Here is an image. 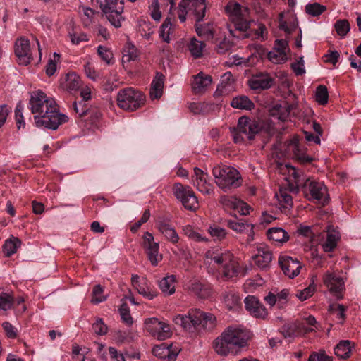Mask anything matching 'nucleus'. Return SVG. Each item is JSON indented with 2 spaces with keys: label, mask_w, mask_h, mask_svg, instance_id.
Returning a JSON list of instances; mask_svg holds the SVG:
<instances>
[{
  "label": "nucleus",
  "mask_w": 361,
  "mask_h": 361,
  "mask_svg": "<svg viewBox=\"0 0 361 361\" xmlns=\"http://www.w3.org/2000/svg\"><path fill=\"white\" fill-rule=\"evenodd\" d=\"M11 112V108L7 104L0 105V128L4 125L7 117Z\"/></svg>",
  "instance_id": "nucleus-61"
},
{
  "label": "nucleus",
  "mask_w": 361,
  "mask_h": 361,
  "mask_svg": "<svg viewBox=\"0 0 361 361\" xmlns=\"http://www.w3.org/2000/svg\"><path fill=\"white\" fill-rule=\"evenodd\" d=\"M190 290L202 299L207 298L211 295V289L207 285L199 281L192 283Z\"/></svg>",
  "instance_id": "nucleus-28"
},
{
  "label": "nucleus",
  "mask_w": 361,
  "mask_h": 361,
  "mask_svg": "<svg viewBox=\"0 0 361 361\" xmlns=\"http://www.w3.org/2000/svg\"><path fill=\"white\" fill-rule=\"evenodd\" d=\"M250 338L251 333L249 330L231 326L216 338L214 349L221 355H236L247 347V341Z\"/></svg>",
  "instance_id": "nucleus-2"
},
{
  "label": "nucleus",
  "mask_w": 361,
  "mask_h": 361,
  "mask_svg": "<svg viewBox=\"0 0 361 361\" xmlns=\"http://www.w3.org/2000/svg\"><path fill=\"white\" fill-rule=\"evenodd\" d=\"M92 329L97 335H105L107 333V326L103 322L102 319L98 318L92 324Z\"/></svg>",
  "instance_id": "nucleus-53"
},
{
  "label": "nucleus",
  "mask_w": 361,
  "mask_h": 361,
  "mask_svg": "<svg viewBox=\"0 0 361 361\" xmlns=\"http://www.w3.org/2000/svg\"><path fill=\"white\" fill-rule=\"evenodd\" d=\"M245 307L253 317L264 319L268 311L264 305L255 295H248L245 298Z\"/></svg>",
  "instance_id": "nucleus-15"
},
{
  "label": "nucleus",
  "mask_w": 361,
  "mask_h": 361,
  "mask_svg": "<svg viewBox=\"0 0 361 361\" xmlns=\"http://www.w3.org/2000/svg\"><path fill=\"white\" fill-rule=\"evenodd\" d=\"M29 104L34 116L37 127H44L47 129L56 130L59 125L68 121L66 115L61 114L56 102L47 98L42 90L33 92L31 94Z\"/></svg>",
  "instance_id": "nucleus-1"
},
{
  "label": "nucleus",
  "mask_w": 361,
  "mask_h": 361,
  "mask_svg": "<svg viewBox=\"0 0 361 361\" xmlns=\"http://www.w3.org/2000/svg\"><path fill=\"white\" fill-rule=\"evenodd\" d=\"M210 258L217 264L223 265V267H224V265L228 263L233 262V255L229 252H225L214 256L212 255Z\"/></svg>",
  "instance_id": "nucleus-44"
},
{
  "label": "nucleus",
  "mask_w": 361,
  "mask_h": 361,
  "mask_svg": "<svg viewBox=\"0 0 361 361\" xmlns=\"http://www.w3.org/2000/svg\"><path fill=\"white\" fill-rule=\"evenodd\" d=\"M73 108L75 113L78 114L80 118H83L85 116H87V113L89 112V108L83 104L82 102H80L79 103L74 102L73 104Z\"/></svg>",
  "instance_id": "nucleus-56"
},
{
  "label": "nucleus",
  "mask_w": 361,
  "mask_h": 361,
  "mask_svg": "<svg viewBox=\"0 0 361 361\" xmlns=\"http://www.w3.org/2000/svg\"><path fill=\"white\" fill-rule=\"evenodd\" d=\"M223 273L224 276L227 278H232L237 275L238 269L235 267L233 261L224 265Z\"/></svg>",
  "instance_id": "nucleus-60"
},
{
  "label": "nucleus",
  "mask_w": 361,
  "mask_h": 361,
  "mask_svg": "<svg viewBox=\"0 0 361 361\" xmlns=\"http://www.w3.org/2000/svg\"><path fill=\"white\" fill-rule=\"evenodd\" d=\"M175 281L176 276L174 275L166 276L159 282V288L165 294L172 295L175 293V286H173Z\"/></svg>",
  "instance_id": "nucleus-29"
},
{
  "label": "nucleus",
  "mask_w": 361,
  "mask_h": 361,
  "mask_svg": "<svg viewBox=\"0 0 361 361\" xmlns=\"http://www.w3.org/2000/svg\"><path fill=\"white\" fill-rule=\"evenodd\" d=\"M212 78L209 75H205L200 72L194 77V82L192 85V91L195 94H203L208 86L212 84Z\"/></svg>",
  "instance_id": "nucleus-18"
},
{
  "label": "nucleus",
  "mask_w": 361,
  "mask_h": 361,
  "mask_svg": "<svg viewBox=\"0 0 361 361\" xmlns=\"http://www.w3.org/2000/svg\"><path fill=\"white\" fill-rule=\"evenodd\" d=\"M164 75L157 72L155 78L152 80L150 88V97L152 99H159L163 93Z\"/></svg>",
  "instance_id": "nucleus-22"
},
{
  "label": "nucleus",
  "mask_w": 361,
  "mask_h": 361,
  "mask_svg": "<svg viewBox=\"0 0 361 361\" xmlns=\"http://www.w3.org/2000/svg\"><path fill=\"white\" fill-rule=\"evenodd\" d=\"M68 35L71 38V42L75 44H78L81 42L88 41L87 35L83 32H81L79 35H78L73 30L72 32H68Z\"/></svg>",
  "instance_id": "nucleus-58"
},
{
  "label": "nucleus",
  "mask_w": 361,
  "mask_h": 361,
  "mask_svg": "<svg viewBox=\"0 0 361 361\" xmlns=\"http://www.w3.org/2000/svg\"><path fill=\"white\" fill-rule=\"evenodd\" d=\"M21 241L16 237L6 240L3 245V250L6 257H10L17 251V248L20 245Z\"/></svg>",
  "instance_id": "nucleus-32"
},
{
  "label": "nucleus",
  "mask_w": 361,
  "mask_h": 361,
  "mask_svg": "<svg viewBox=\"0 0 361 361\" xmlns=\"http://www.w3.org/2000/svg\"><path fill=\"white\" fill-rule=\"evenodd\" d=\"M138 58V51L132 42H128L123 49V62L135 61Z\"/></svg>",
  "instance_id": "nucleus-33"
},
{
  "label": "nucleus",
  "mask_w": 361,
  "mask_h": 361,
  "mask_svg": "<svg viewBox=\"0 0 361 361\" xmlns=\"http://www.w3.org/2000/svg\"><path fill=\"white\" fill-rule=\"evenodd\" d=\"M197 190L204 195H210L212 192V185L206 180L196 183Z\"/></svg>",
  "instance_id": "nucleus-63"
},
{
  "label": "nucleus",
  "mask_w": 361,
  "mask_h": 361,
  "mask_svg": "<svg viewBox=\"0 0 361 361\" xmlns=\"http://www.w3.org/2000/svg\"><path fill=\"white\" fill-rule=\"evenodd\" d=\"M80 85V78L75 73L66 75V87L69 90H76Z\"/></svg>",
  "instance_id": "nucleus-45"
},
{
  "label": "nucleus",
  "mask_w": 361,
  "mask_h": 361,
  "mask_svg": "<svg viewBox=\"0 0 361 361\" xmlns=\"http://www.w3.org/2000/svg\"><path fill=\"white\" fill-rule=\"evenodd\" d=\"M99 7L109 23L116 28L121 27L124 11L123 0H104V4L100 3Z\"/></svg>",
  "instance_id": "nucleus-6"
},
{
  "label": "nucleus",
  "mask_w": 361,
  "mask_h": 361,
  "mask_svg": "<svg viewBox=\"0 0 361 361\" xmlns=\"http://www.w3.org/2000/svg\"><path fill=\"white\" fill-rule=\"evenodd\" d=\"M269 114L273 117H276L281 121H286L288 118V111L284 108L283 104H276L270 109Z\"/></svg>",
  "instance_id": "nucleus-31"
},
{
  "label": "nucleus",
  "mask_w": 361,
  "mask_h": 361,
  "mask_svg": "<svg viewBox=\"0 0 361 361\" xmlns=\"http://www.w3.org/2000/svg\"><path fill=\"white\" fill-rule=\"evenodd\" d=\"M279 264L283 274L290 279L297 276L300 271L301 265L297 259H293L290 256H280Z\"/></svg>",
  "instance_id": "nucleus-14"
},
{
  "label": "nucleus",
  "mask_w": 361,
  "mask_h": 361,
  "mask_svg": "<svg viewBox=\"0 0 361 361\" xmlns=\"http://www.w3.org/2000/svg\"><path fill=\"white\" fill-rule=\"evenodd\" d=\"M235 29L239 31L245 32L250 28V22L243 18V16L233 19Z\"/></svg>",
  "instance_id": "nucleus-54"
},
{
  "label": "nucleus",
  "mask_w": 361,
  "mask_h": 361,
  "mask_svg": "<svg viewBox=\"0 0 361 361\" xmlns=\"http://www.w3.org/2000/svg\"><path fill=\"white\" fill-rule=\"evenodd\" d=\"M173 322L188 331L200 329L209 331L216 326V319L212 313L204 312L200 309H192L188 314L176 315Z\"/></svg>",
  "instance_id": "nucleus-4"
},
{
  "label": "nucleus",
  "mask_w": 361,
  "mask_h": 361,
  "mask_svg": "<svg viewBox=\"0 0 361 361\" xmlns=\"http://www.w3.org/2000/svg\"><path fill=\"white\" fill-rule=\"evenodd\" d=\"M355 348V343L349 340L341 341L334 348V353L341 359H348L351 355L352 349Z\"/></svg>",
  "instance_id": "nucleus-21"
},
{
  "label": "nucleus",
  "mask_w": 361,
  "mask_h": 361,
  "mask_svg": "<svg viewBox=\"0 0 361 361\" xmlns=\"http://www.w3.org/2000/svg\"><path fill=\"white\" fill-rule=\"evenodd\" d=\"M229 130L235 144L245 142L243 134L247 136L249 141L254 140L256 135L262 133L266 134L268 139L274 134V128L271 124L264 121L252 120L247 116H240L238 120L237 126L230 127Z\"/></svg>",
  "instance_id": "nucleus-3"
},
{
  "label": "nucleus",
  "mask_w": 361,
  "mask_h": 361,
  "mask_svg": "<svg viewBox=\"0 0 361 361\" xmlns=\"http://www.w3.org/2000/svg\"><path fill=\"white\" fill-rule=\"evenodd\" d=\"M204 47L205 43L198 41L196 38H192L188 45L191 55L196 59L202 56V49Z\"/></svg>",
  "instance_id": "nucleus-35"
},
{
  "label": "nucleus",
  "mask_w": 361,
  "mask_h": 361,
  "mask_svg": "<svg viewBox=\"0 0 361 361\" xmlns=\"http://www.w3.org/2000/svg\"><path fill=\"white\" fill-rule=\"evenodd\" d=\"M15 55L20 65L27 66L30 64L32 56L30 52V44L28 39L20 37L15 42Z\"/></svg>",
  "instance_id": "nucleus-11"
},
{
  "label": "nucleus",
  "mask_w": 361,
  "mask_h": 361,
  "mask_svg": "<svg viewBox=\"0 0 361 361\" xmlns=\"http://www.w3.org/2000/svg\"><path fill=\"white\" fill-rule=\"evenodd\" d=\"M213 104L207 103V102H192L189 105L190 111L194 114H207L211 109Z\"/></svg>",
  "instance_id": "nucleus-34"
},
{
  "label": "nucleus",
  "mask_w": 361,
  "mask_h": 361,
  "mask_svg": "<svg viewBox=\"0 0 361 361\" xmlns=\"http://www.w3.org/2000/svg\"><path fill=\"white\" fill-rule=\"evenodd\" d=\"M137 289L139 294L142 295L145 298L148 299H153L155 296H157V293L155 292H152L149 290V288L146 286V282L140 283L137 286L135 287Z\"/></svg>",
  "instance_id": "nucleus-50"
},
{
  "label": "nucleus",
  "mask_w": 361,
  "mask_h": 361,
  "mask_svg": "<svg viewBox=\"0 0 361 361\" xmlns=\"http://www.w3.org/2000/svg\"><path fill=\"white\" fill-rule=\"evenodd\" d=\"M119 312L123 322L128 325H131L133 324V321L130 314V309L126 303L123 302L120 306Z\"/></svg>",
  "instance_id": "nucleus-48"
},
{
  "label": "nucleus",
  "mask_w": 361,
  "mask_h": 361,
  "mask_svg": "<svg viewBox=\"0 0 361 361\" xmlns=\"http://www.w3.org/2000/svg\"><path fill=\"white\" fill-rule=\"evenodd\" d=\"M240 199L235 196L221 195L219 202L222 204L225 209H238Z\"/></svg>",
  "instance_id": "nucleus-30"
},
{
  "label": "nucleus",
  "mask_w": 361,
  "mask_h": 361,
  "mask_svg": "<svg viewBox=\"0 0 361 361\" xmlns=\"http://www.w3.org/2000/svg\"><path fill=\"white\" fill-rule=\"evenodd\" d=\"M171 25V19L168 17L164 20L159 29V37L167 43L170 42Z\"/></svg>",
  "instance_id": "nucleus-37"
},
{
  "label": "nucleus",
  "mask_w": 361,
  "mask_h": 361,
  "mask_svg": "<svg viewBox=\"0 0 361 361\" xmlns=\"http://www.w3.org/2000/svg\"><path fill=\"white\" fill-rule=\"evenodd\" d=\"M254 259L259 267L266 269L272 259V253L266 248L260 247L258 249V254L254 257Z\"/></svg>",
  "instance_id": "nucleus-24"
},
{
  "label": "nucleus",
  "mask_w": 361,
  "mask_h": 361,
  "mask_svg": "<svg viewBox=\"0 0 361 361\" xmlns=\"http://www.w3.org/2000/svg\"><path fill=\"white\" fill-rule=\"evenodd\" d=\"M299 328L300 325H297L296 324L284 325L282 326L280 332L286 338H295L300 334Z\"/></svg>",
  "instance_id": "nucleus-43"
},
{
  "label": "nucleus",
  "mask_w": 361,
  "mask_h": 361,
  "mask_svg": "<svg viewBox=\"0 0 361 361\" xmlns=\"http://www.w3.org/2000/svg\"><path fill=\"white\" fill-rule=\"evenodd\" d=\"M314 290V286L312 284H310L302 290H298L296 296L300 301H304L312 296Z\"/></svg>",
  "instance_id": "nucleus-51"
},
{
  "label": "nucleus",
  "mask_w": 361,
  "mask_h": 361,
  "mask_svg": "<svg viewBox=\"0 0 361 361\" xmlns=\"http://www.w3.org/2000/svg\"><path fill=\"white\" fill-rule=\"evenodd\" d=\"M172 344L162 343L153 348V354L162 360V361H176L179 350H173Z\"/></svg>",
  "instance_id": "nucleus-17"
},
{
  "label": "nucleus",
  "mask_w": 361,
  "mask_h": 361,
  "mask_svg": "<svg viewBox=\"0 0 361 361\" xmlns=\"http://www.w3.org/2000/svg\"><path fill=\"white\" fill-rule=\"evenodd\" d=\"M326 58L325 62L329 63L335 66L340 58V54L337 51H332L329 49L327 53L324 55Z\"/></svg>",
  "instance_id": "nucleus-59"
},
{
  "label": "nucleus",
  "mask_w": 361,
  "mask_h": 361,
  "mask_svg": "<svg viewBox=\"0 0 361 361\" xmlns=\"http://www.w3.org/2000/svg\"><path fill=\"white\" fill-rule=\"evenodd\" d=\"M157 227L165 238L175 244L178 242L179 236L175 228L166 220H159L157 222Z\"/></svg>",
  "instance_id": "nucleus-19"
},
{
  "label": "nucleus",
  "mask_w": 361,
  "mask_h": 361,
  "mask_svg": "<svg viewBox=\"0 0 361 361\" xmlns=\"http://www.w3.org/2000/svg\"><path fill=\"white\" fill-rule=\"evenodd\" d=\"M104 290L101 285L97 284L94 286L92 290V298L91 302L93 304H99L106 300V297L102 295Z\"/></svg>",
  "instance_id": "nucleus-47"
},
{
  "label": "nucleus",
  "mask_w": 361,
  "mask_h": 361,
  "mask_svg": "<svg viewBox=\"0 0 361 361\" xmlns=\"http://www.w3.org/2000/svg\"><path fill=\"white\" fill-rule=\"evenodd\" d=\"M324 283L329 288V290L334 294L337 300L343 298L342 291L344 282L342 278L337 277L332 274H329L324 277Z\"/></svg>",
  "instance_id": "nucleus-16"
},
{
  "label": "nucleus",
  "mask_w": 361,
  "mask_h": 361,
  "mask_svg": "<svg viewBox=\"0 0 361 361\" xmlns=\"http://www.w3.org/2000/svg\"><path fill=\"white\" fill-rule=\"evenodd\" d=\"M142 245L152 265L157 266L162 259V255L159 254V243L154 241V236L149 232L144 233Z\"/></svg>",
  "instance_id": "nucleus-12"
},
{
  "label": "nucleus",
  "mask_w": 361,
  "mask_h": 361,
  "mask_svg": "<svg viewBox=\"0 0 361 361\" xmlns=\"http://www.w3.org/2000/svg\"><path fill=\"white\" fill-rule=\"evenodd\" d=\"M231 106L235 109L249 111L255 107L254 102L245 95H239L233 97L231 102Z\"/></svg>",
  "instance_id": "nucleus-25"
},
{
  "label": "nucleus",
  "mask_w": 361,
  "mask_h": 361,
  "mask_svg": "<svg viewBox=\"0 0 361 361\" xmlns=\"http://www.w3.org/2000/svg\"><path fill=\"white\" fill-rule=\"evenodd\" d=\"M302 190L305 197L310 201L317 200L322 203V206H325L329 202L330 197L327 194V188L322 183L308 178L302 185Z\"/></svg>",
  "instance_id": "nucleus-8"
},
{
  "label": "nucleus",
  "mask_w": 361,
  "mask_h": 361,
  "mask_svg": "<svg viewBox=\"0 0 361 361\" xmlns=\"http://www.w3.org/2000/svg\"><path fill=\"white\" fill-rule=\"evenodd\" d=\"M315 100L320 105H325L328 103L329 92L326 86L320 85L316 88Z\"/></svg>",
  "instance_id": "nucleus-36"
},
{
  "label": "nucleus",
  "mask_w": 361,
  "mask_h": 361,
  "mask_svg": "<svg viewBox=\"0 0 361 361\" xmlns=\"http://www.w3.org/2000/svg\"><path fill=\"white\" fill-rule=\"evenodd\" d=\"M226 13L233 19L240 17L242 14V6L238 2L230 1L225 6Z\"/></svg>",
  "instance_id": "nucleus-40"
},
{
  "label": "nucleus",
  "mask_w": 361,
  "mask_h": 361,
  "mask_svg": "<svg viewBox=\"0 0 361 361\" xmlns=\"http://www.w3.org/2000/svg\"><path fill=\"white\" fill-rule=\"evenodd\" d=\"M215 182L224 192H228L242 185V178L237 169L229 166L223 178Z\"/></svg>",
  "instance_id": "nucleus-9"
},
{
  "label": "nucleus",
  "mask_w": 361,
  "mask_h": 361,
  "mask_svg": "<svg viewBox=\"0 0 361 361\" xmlns=\"http://www.w3.org/2000/svg\"><path fill=\"white\" fill-rule=\"evenodd\" d=\"M274 79L267 73H259L247 81L249 87L255 91H262L271 88Z\"/></svg>",
  "instance_id": "nucleus-13"
},
{
  "label": "nucleus",
  "mask_w": 361,
  "mask_h": 361,
  "mask_svg": "<svg viewBox=\"0 0 361 361\" xmlns=\"http://www.w3.org/2000/svg\"><path fill=\"white\" fill-rule=\"evenodd\" d=\"M303 66H304L303 58L300 57L298 61L291 63L290 67L296 75H302L305 73V70L302 67Z\"/></svg>",
  "instance_id": "nucleus-62"
},
{
  "label": "nucleus",
  "mask_w": 361,
  "mask_h": 361,
  "mask_svg": "<svg viewBox=\"0 0 361 361\" xmlns=\"http://www.w3.org/2000/svg\"><path fill=\"white\" fill-rule=\"evenodd\" d=\"M250 49L253 51L252 56L258 57L262 60L267 54L266 49L260 44L254 43L250 46Z\"/></svg>",
  "instance_id": "nucleus-49"
},
{
  "label": "nucleus",
  "mask_w": 361,
  "mask_h": 361,
  "mask_svg": "<svg viewBox=\"0 0 361 361\" xmlns=\"http://www.w3.org/2000/svg\"><path fill=\"white\" fill-rule=\"evenodd\" d=\"M288 48V41L286 39H276L274 42V50L276 52L281 53V54H283V57L287 56L286 53V49Z\"/></svg>",
  "instance_id": "nucleus-55"
},
{
  "label": "nucleus",
  "mask_w": 361,
  "mask_h": 361,
  "mask_svg": "<svg viewBox=\"0 0 361 361\" xmlns=\"http://www.w3.org/2000/svg\"><path fill=\"white\" fill-rule=\"evenodd\" d=\"M208 231L212 236L216 237L219 240L224 238L226 235V230L217 226H210Z\"/></svg>",
  "instance_id": "nucleus-57"
},
{
  "label": "nucleus",
  "mask_w": 361,
  "mask_h": 361,
  "mask_svg": "<svg viewBox=\"0 0 361 361\" xmlns=\"http://www.w3.org/2000/svg\"><path fill=\"white\" fill-rule=\"evenodd\" d=\"M308 361H332V357L325 353H313L310 355Z\"/></svg>",
  "instance_id": "nucleus-64"
},
{
  "label": "nucleus",
  "mask_w": 361,
  "mask_h": 361,
  "mask_svg": "<svg viewBox=\"0 0 361 361\" xmlns=\"http://www.w3.org/2000/svg\"><path fill=\"white\" fill-rule=\"evenodd\" d=\"M327 236L326 242L322 245L324 252H332L337 245V242L340 239L339 232L336 231L334 226L329 225L327 226Z\"/></svg>",
  "instance_id": "nucleus-20"
},
{
  "label": "nucleus",
  "mask_w": 361,
  "mask_h": 361,
  "mask_svg": "<svg viewBox=\"0 0 361 361\" xmlns=\"http://www.w3.org/2000/svg\"><path fill=\"white\" fill-rule=\"evenodd\" d=\"M145 95L132 87L121 90L117 95L118 106L123 110L134 111L145 103Z\"/></svg>",
  "instance_id": "nucleus-5"
},
{
  "label": "nucleus",
  "mask_w": 361,
  "mask_h": 361,
  "mask_svg": "<svg viewBox=\"0 0 361 361\" xmlns=\"http://www.w3.org/2000/svg\"><path fill=\"white\" fill-rule=\"evenodd\" d=\"M173 192L185 209L195 212L199 208L197 197L190 186L176 183L173 186Z\"/></svg>",
  "instance_id": "nucleus-7"
},
{
  "label": "nucleus",
  "mask_w": 361,
  "mask_h": 361,
  "mask_svg": "<svg viewBox=\"0 0 361 361\" xmlns=\"http://www.w3.org/2000/svg\"><path fill=\"white\" fill-rule=\"evenodd\" d=\"M14 298L12 295L5 293L0 288V309L8 310L12 308Z\"/></svg>",
  "instance_id": "nucleus-38"
},
{
  "label": "nucleus",
  "mask_w": 361,
  "mask_h": 361,
  "mask_svg": "<svg viewBox=\"0 0 361 361\" xmlns=\"http://www.w3.org/2000/svg\"><path fill=\"white\" fill-rule=\"evenodd\" d=\"M145 324L147 330L156 336L158 340L164 341L171 335L169 325L160 322L157 318H148L145 320Z\"/></svg>",
  "instance_id": "nucleus-10"
},
{
  "label": "nucleus",
  "mask_w": 361,
  "mask_h": 361,
  "mask_svg": "<svg viewBox=\"0 0 361 361\" xmlns=\"http://www.w3.org/2000/svg\"><path fill=\"white\" fill-rule=\"evenodd\" d=\"M267 236L269 240L281 244L289 240L288 233L280 227H273L268 229Z\"/></svg>",
  "instance_id": "nucleus-23"
},
{
  "label": "nucleus",
  "mask_w": 361,
  "mask_h": 361,
  "mask_svg": "<svg viewBox=\"0 0 361 361\" xmlns=\"http://www.w3.org/2000/svg\"><path fill=\"white\" fill-rule=\"evenodd\" d=\"M97 52L102 60L107 65H112L114 63V54L109 49L99 45L97 48Z\"/></svg>",
  "instance_id": "nucleus-42"
},
{
  "label": "nucleus",
  "mask_w": 361,
  "mask_h": 361,
  "mask_svg": "<svg viewBox=\"0 0 361 361\" xmlns=\"http://www.w3.org/2000/svg\"><path fill=\"white\" fill-rule=\"evenodd\" d=\"M190 10H192L195 16V21L200 23L205 16V0H191L190 1Z\"/></svg>",
  "instance_id": "nucleus-26"
},
{
  "label": "nucleus",
  "mask_w": 361,
  "mask_h": 361,
  "mask_svg": "<svg viewBox=\"0 0 361 361\" xmlns=\"http://www.w3.org/2000/svg\"><path fill=\"white\" fill-rule=\"evenodd\" d=\"M305 10L308 15L317 17L323 13L326 10V7L315 2L313 4H307L305 6Z\"/></svg>",
  "instance_id": "nucleus-41"
},
{
  "label": "nucleus",
  "mask_w": 361,
  "mask_h": 361,
  "mask_svg": "<svg viewBox=\"0 0 361 361\" xmlns=\"http://www.w3.org/2000/svg\"><path fill=\"white\" fill-rule=\"evenodd\" d=\"M334 29L340 37H343L350 31V23L347 19H339L334 23Z\"/></svg>",
  "instance_id": "nucleus-39"
},
{
  "label": "nucleus",
  "mask_w": 361,
  "mask_h": 361,
  "mask_svg": "<svg viewBox=\"0 0 361 361\" xmlns=\"http://www.w3.org/2000/svg\"><path fill=\"white\" fill-rule=\"evenodd\" d=\"M231 215L235 217V219H229L226 221V225L228 228L237 233H243L247 228H250L251 233H254L253 224L243 221V220L239 221L235 214Z\"/></svg>",
  "instance_id": "nucleus-27"
},
{
  "label": "nucleus",
  "mask_w": 361,
  "mask_h": 361,
  "mask_svg": "<svg viewBox=\"0 0 361 361\" xmlns=\"http://www.w3.org/2000/svg\"><path fill=\"white\" fill-rule=\"evenodd\" d=\"M268 59L274 63H281L287 61V56L283 57V54L276 52L275 50L269 51L267 54Z\"/></svg>",
  "instance_id": "nucleus-52"
},
{
  "label": "nucleus",
  "mask_w": 361,
  "mask_h": 361,
  "mask_svg": "<svg viewBox=\"0 0 361 361\" xmlns=\"http://www.w3.org/2000/svg\"><path fill=\"white\" fill-rule=\"evenodd\" d=\"M287 146L288 147H293V152L294 157L297 159L300 155L305 152L300 149V140L298 135L293 136V137L287 142Z\"/></svg>",
  "instance_id": "nucleus-46"
}]
</instances>
